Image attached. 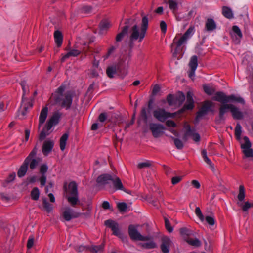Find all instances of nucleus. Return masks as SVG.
Instances as JSON below:
<instances>
[{
  "label": "nucleus",
  "instance_id": "obj_14",
  "mask_svg": "<svg viewBox=\"0 0 253 253\" xmlns=\"http://www.w3.org/2000/svg\"><path fill=\"white\" fill-rule=\"evenodd\" d=\"M213 103L210 101H206L197 113V118H199L205 115L208 111L211 110Z\"/></svg>",
  "mask_w": 253,
  "mask_h": 253
},
{
  "label": "nucleus",
  "instance_id": "obj_19",
  "mask_svg": "<svg viewBox=\"0 0 253 253\" xmlns=\"http://www.w3.org/2000/svg\"><path fill=\"white\" fill-rule=\"evenodd\" d=\"M171 243V240L167 237L164 238L162 240V244L161 246L162 251L164 253H169V247Z\"/></svg>",
  "mask_w": 253,
  "mask_h": 253
},
{
  "label": "nucleus",
  "instance_id": "obj_29",
  "mask_svg": "<svg viewBox=\"0 0 253 253\" xmlns=\"http://www.w3.org/2000/svg\"><path fill=\"white\" fill-rule=\"evenodd\" d=\"M228 102H238L241 104H244L245 103V101L243 98L240 97V96H236L235 95H231L228 96Z\"/></svg>",
  "mask_w": 253,
  "mask_h": 253
},
{
  "label": "nucleus",
  "instance_id": "obj_40",
  "mask_svg": "<svg viewBox=\"0 0 253 253\" xmlns=\"http://www.w3.org/2000/svg\"><path fill=\"white\" fill-rule=\"evenodd\" d=\"M186 241L190 245L195 247H199L201 244V242L197 238H187Z\"/></svg>",
  "mask_w": 253,
  "mask_h": 253
},
{
  "label": "nucleus",
  "instance_id": "obj_5",
  "mask_svg": "<svg viewBox=\"0 0 253 253\" xmlns=\"http://www.w3.org/2000/svg\"><path fill=\"white\" fill-rule=\"evenodd\" d=\"M60 118V115L59 113H55L47 121L44 128L41 132L39 135L40 140L44 139L46 136L49 134V131L53 126L58 124Z\"/></svg>",
  "mask_w": 253,
  "mask_h": 253
},
{
  "label": "nucleus",
  "instance_id": "obj_4",
  "mask_svg": "<svg viewBox=\"0 0 253 253\" xmlns=\"http://www.w3.org/2000/svg\"><path fill=\"white\" fill-rule=\"evenodd\" d=\"M195 33V28L193 26H190L185 33L182 36L177 34L173 39L172 45H176V50L183 44L187 43Z\"/></svg>",
  "mask_w": 253,
  "mask_h": 253
},
{
  "label": "nucleus",
  "instance_id": "obj_43",
  "mask_svg": "<svg viewBox=\"0 0 253 253\" xmlns=\"http://www.w3.org/2000/svg\"><path fill=\"white\" fill-rule=\"evenodd\" d=\"M40 192L38 188H34L31 191V198L34 200H37L39 198Z\"/></svg>",
  "mask_w": 253,
  "mask_h": 253
},
{
  "label": "nucleus",
  "instance_id": "obj_59",
  "mask_svg": "<svg viewBox=\"0 0 253 253\" xmlns=\"http://www.w3.org/2000/svg\"><path fill=\"white\" fill-rule=\"evenodd\" d=\"M48 169V167L46 164H43L41 166L40 168V172L44 174L46 173Z\"/></svg>",
  "mask_w": 253,
  "mask_h": 253
},
{
  "label": "nucleus",
  "instance_id": "obj_58",
  "mask_svg": "<svg viewBox=\"0 0 253 253\" xmlns=\"http://www.w3.org/2000/svg\"><path fill=\"white\" fill-rule=\"evenodd\" d=\"M34 238L33 236H30L29 239H28V242H27V248L28 249H30L32 248V247L34 245Z\"/></svg>",
  "mask_w": 253,
  "mask_h": 253
},
{
  "label": "nucleus",
  "instance_id": "obj_27",
  "mask_svg": "<svg viewBox=\"0 0 253 253\" xmlns=\"http://www.w3.org/2000/svg\"><path fill=\"white\" fill-rule=\"evenodd\" d=\"M232 105L233 104L224 103L220 106L219 109V117L220 118L223 117V115L229 109H230V111L231 110Z\"/></svg>",
  "mask_w": 253,
  "mask_h": 253
},
{
  "label": "nucleus",
  "instance_id": "obj_8",
  "mask_svg": "<svg viewBox=\"0 0 253 253\" xmlns=\"http://www.w3.org/2000/svg\"><path fill=\"white\" fill-rule=\"evenodd\" d=\"M154 117L161 122H165L167 119L174 117L173 114L166 111L162 108H158L153 111Z\"/></svg>",
  "mask_w": 253,
  "mask_h": 253
},
{
  "label": "nucleus",
  "instance_id": "obj_30",
  "mask_svg": "<svg viewBox=\"0 0 253 253\" xmlns=\"http://www.w3.org/2000/svg\"><path fill=\"white\" fill-rule=\"evenodd\" d=\"M55 42L58 47L60 46L63 42V37L61 33L59 31H56L54 34Z\"/></svg>",
  "mask_w": 253,
  "mask_h": 253
},
{
  "label": "nucleus",
  "instance_id": "obj_24",
  "mask_svg": "<svg viewBox=\"0 0 253 253\" xmlns=\"http://www.w3.org/2000/svg\"><path fill=\"white\" fill-rule=\"evenodd\" d=\"M48 114V108L47 107H44L41 110V113L40 114L39 117V128L41 127V126L45 122Z\"/></svg>",
  "mask_w": 253,
  "mask_h": 253
},
{
  "label": "nucleus",
  "instance_id": "obj_2",
  "mask_svg": "<svg viewBox=\"0 0 253 253\" xmlns=\"http://www.w3.org/2000/svg\"><path fill=\"white\" fill-rule=\"evenodd\" d=\"M148 27V18L146 16L142 17L141 26L139 28L137 25H135L132 28V32L130 35L131 40H139V42L142 41L145 36Z\"/></svg>",
  "mask_w": 253,
  "mask_h": 253
},
{
  "label": "nucleus",
  "instance_id": "obj_22",
  "mask_svg": "<svg viewBox=\"0 0 253 253\" xmlns=\"http://www.w3.org/2000/svg\"><path fill=\"white\" fill-rule=\"evenodd\" d=\"M194 107V101L193 99V93L190 91L187 93V99L184 106V109L191 110Z\"/></svg>",
  "mask_w": 253,
  "mask_h": 253
},
{
  "label": "nucleus",
  "instance_id": "obj_21",
  "mask_svg": "<svg viewBox=\"0 0 253 253\" xmlns=\"http://www.w3.org/2000/svg\"><path fill=\"white\" fill-rule=\"evenodd\" d=\"M214 100L221 102L222 104L228 102V96L222 92H217L213 97Z\"/></svg>",
  "mask_w": 253,
  "mask_h": 253
},
{
  "label": "nucleus",
  "instance_id": "obj_52",
  "mask_svg": "<svg viewBox=\"0 0 253 253\" xmlns=\"http://www.w3.org/2000/svg\"><path fill=\"white\" fill-rule=\"evenodd\" d=\"M16 177V174L15 172L11 173L9 174L8 176L5 179V182L6 183H9L13 181Z\"/></svg>",
  "mask_w": 253,
  "mask_h": 253
},
{
  "label": "nucleus",
  "instance_id": "obj_61",
  "mask_svg": "<svg viewBox=\"0 0 253 253\" xmlns=\"http://www.w3.org/2000/svg\"><path fill=\"white\" fill-rule=\"evenodd\" d=\"M166 125L169 127H175L176 126V124L172 120H168L166 122Z\"/></svg>",
  "mask_w": 253,
  "mask_h": 253
},
{
  "label": "nucleus",
  "instance_id": "obj_23",
  "mask_svg": "<svg viewBox=\"0 0 253 253\" xmlns=\"http://www.w3.org/2000/svg\"><path fill=\"white\" fill-rule=\"evenodd\" d=\"M231 113L235 119L241 120L243 118L244 115L243 112L234 105L232 106Z\"/></svg>",
  "mask_w": 253,
  "mask_h": 253
},
{
  "label": "nucleus",
  "instance_id": "obj_1",
  "mask_svg": "<svg viewBox=\"0 0 253 253\" xmlns=\"http://www.w3.org/2000/svg\"><path fill=\"white\" fill-rule=\"evenodd\" d=\"M65 88V85H61L55 92V95L56 96L55 98L56 102H60L61 106L67 110L70 109L72 104L73 93L68 91L63 94Z\"/></svg>",
  "mask_w": 253,
  "mask_h": 253
},
{
  "label": "nucleus",
  "instance_id": "obj_55",
  "mask_svg": "<svg viewBox=\"0 0 253 253\" xmlns=\"http://www.w3.org/2000/svg\"><path fill=\"white\" fill-rule=\"evenodd\" d=\"M165 226H166L167 230L170 233L172 232L173 231V228L170 225V222L169 221V220L165 218Z\"/></svg>",
  "mask_w": 253,
  "mask_h": 253
},
{
  "label": "nucleus",
  "instance_id": "obj_64",
  "mask_svg": "<svg viewBox=\"0 0 253 253\" xmlns=\"http://www.w3.org/2000/svg\"><path fill=\"white\" fill-rule=\"evenodd\" d=\"M192 137H193V140L196 142H198L200 140V136L199 134L198 133H193L192 134Z\"/></svg>",
  "mask_w": 253,
  "mask_h": 253
},
{
  "label": "nucleus",
  "instance_id": "obj_41",
  "mask_svg": "<svg viewBox=\"0 0 253 253\" xmlns=\"http://www.w3.org/2000/svg\"><path fill=\"white\" fill-rule=\"evenodd\" d=\"M176 104H178L179 105L181 104L185 99V96L183 93L181 91H179L177 92L176 97Z\"/></svg>",
  "mask_w": 253,
  "mask_h": 253
},
{
  "label": "nucleus",
  "instance_id": "obj_46",
  "mask_svg": "<svg viewBox=\"0 0 253 253\" xmlns=\"http://www.w3.org/2000/svg\"><path fill=\"white\" fill-rule=\"evenodd\" d=\"M151 166V163L149 161H145L144 162H140L138 164L137 167L139 169H143L144 168L150 167Z\"/></svg>",
  "mask_w": 253,
  "mask_h": 253
},
{
  "label": "nucleus",
  "instance_id": "obj_26",
  "mask_svg": "<svg viewBox=\"0 0 253 253\" xmlns=\"http://www.w3.org/2000/svg\"><path fill=\"white\" fill-rule=\"evenodd\" d=\"M149 237V240H145V241H147L146 243H141L139 244V245L145 249H153L156 247V244L151 240V237L148 236Z\"/></svg>",
  "mask_w": 253,
  "mask_h": 253
},
{
  "label": "nucleus",
  "instance_id": "obj_10",
  "mask_svg": "<svg viewBox=\"0 0 253 253\" xmlns=\"http://www.w3.org/2000/svg\"><path fill=\"white\" fill-rule=\"evenodd\" d=\"M244 142L241 143V148L243 150V152L245 156L247 158L253 157V151L251 148V143L249 140V139L247 137L245 136L243 138Z\"/></svg>",
  "mask_w": 253,
  "mask_h": 253
},
{
  "label": "nucleus",
  "instance_id": "obj_17",
  "mask_svg": "<svg viewBox=\"0 0 253 253\" xmlns=\"http://www.w3.org/2000/svg\"><path fill=\"white\" fill-rule=\"evenodd\" d=\"M63 215L64 218L66 221H70L73 218L77 217L79 216L78 213H75L72 209L69 208H66L63 212Z\"/></svg>",
  "mask_w": 253,
  "mask_h": 253
},
{
  "label": "nucleus",
  "instance_id": "obj_42",
  "mask_svg": "<svg viewBox=\"0 0 253 253\" xmlns=\"http://www.w3.org/2000/svg\"><path fill=\"white\" fill-rule=\"evenodd\" d=\"M107 74L110 78H113L116 73V67L115 66L109 67L107 69Z\"/></svg>",
  "mask_w": 253,
  "mask_h": 253
},
{
  "label": "nucleus",
  "instance_id": "obj_12",
  "mask_svg": "<svg viewBox=\"0 0 253 253\" xmlns=\"http://www.w3.org/2000/svg\"><path fill=\"white\" fill-rule=\"evenodd\" d=\"M20 85L23 90V99L21 106V108L23 109L25 112H26L29 109V108H31L32 107L33 104L31 102L28 101V105H27L24 99V96L26 94H27L29 91L28 85L26 83L25 81H22L20 83Z\"/></svg>",
  "mask_w": 253,
  "mask_h": 253
},
{
  "label": "nucleus",
  "instance_id": "obj_13",
  "mask_svg": "<svg viewBox=\"0 0 253 253\" xmlns=\"http://www.w3.org/2000/svg\"><path fill=\"white\" fill-rule=\"evenodd\" d=\"M231 36L236 43H239L242 38V33L241 30L237 26H233L232 30L230 32Z\"/></svg>",
  "mask_w": 253,
  "mask_h": 253
},
{
  "label": "nucleus",
  "instance_id": "obj_32",
  "mask_svg": "<svg viewBox=\"0 0 253 253\" xmlns=\"http://www.w3.org/2000/svg\"><path fill=\"white\" fill-rule=\"evenodd\" d=\"M222 14L225 17L228 19H231L233 17V12L231 9L228 7H223Z\"/></svg>",
  "mask_w": 253,
  "mask_h": 253
},
{
  "label": "nucleus",
  "instance_id": "obj_53",
  "mask_svg": "<svg viewBox=\"0 0 253 253\" xmlns=\"http://www.w3.org/2000/svg\"><path fill=\"white\" fill-rule=\"evenodd\" d=\"M172 138L174 139V144L177 149H181L183 147V144L182 142L177 138H174L172 137Z\"/></svg>",
  "mask_w": 253,
  "mask_h": 253
},
{
  "label": "nucleus",
  "instance_id": "obj_50",
  "mask_svg": "<svg viewBox=\"0 0 253 253\" xmlns=\"http://www.w3.org/2000/svg\"><path fill=\"white\" fill-rule=\"evenodd\" d=\"M176 99L173 95L169 94L167 96V101L169 105H173L176 104Z\"/></svg>",
  "mask_w": 253,
  "mask_h": 253
},
{
  "label": "nucleus",
  "instance_id": "obj_48",
  "mask_svg": "<svg viewBox=\"0 0 253 253\" xmlns=\"http://www.w3.org/2000/svg\"><path fill=\"white\" fill-rule=\"evenodd\" d=\"M43 206L45 210L48 212H50L52 211V206L49 204L46 199H44L43 201Z\"/></svg>",
  "mask_w": 253,
  "mask_h": 253
},
{
  "label": "nucleus",
  "instance_id": "obj_6",
  "mask_svg": "<svg viewBox=\"0 0 253 253\" xmlns=\"http://www.w3.org/2000/svg\"><path fill=\"white\" fill-rule=\"evenodd\" d=\"M37 153V149L34 148L30 153L29 156L25 159L23 164L20 167L17 175L19 177L24 176L26 173L28 169V165L32 158L34 157Z\"/></svg>",
  "mask_w": 253,
  "mask_h": 253
},
{
  "label": "nucleus",
  "instance_id": "obj_63",
  "mask_svg": "<svg viewBox=\"0 0 253 253\" xmlns=\"http://www.w3.org/2000/svg\"><path fill=\"white\" fill-rule=\"evenodd\" d=\"M46 181V177L44 174H42V176L40 178V183L42 186H44L45 184Z\"/></svg>",
  "mask_w": 253,
  "mask_h": 253
},
{
  "label": "nucleus",
  "instance_id": "obj_25",
  "mask_svg": "<svg viewBox=\"0 0 253 253\" xmlns=\"http://www.w3.org/2000/svg\"><path fill=\"white\" fill-rule=\"evenodd\" d=\"M216 28V24L214 20L211 18H208L205 23L206 30L208 32H211Z\"/></svg>",
  "mask_w": 253,
  "mask_h": 253
},
{
  "label": "nucleus",
  "instance_id": "obj_45",
  "mask_svg": "<svg viewBox=\"0 0 253 253\" xmlns=\"http://www.w3.org/2000/svg\"><path fill=\"white\" fill-rule=\"evenodd\" d=\"M203 88H204V91L208 95H211L215 91V89L213 88H212L208 85H204Z\"/></svg>",
  "mask_w": 253,
  "mask_h": 253
},
{
  "label": "nucleus",
  "instance_id": "obj_49",
  "mask_svg": "<svg viewBox=\"0 0 253 253\" xmlns=\"http://www.w3.org/2000/svg\"><path fill=\"white\" fill-rule=\"evenodd\" d=\"M242 133V127L241 125L238 124L235 127V135L238 139H239Z\"/></svg>",
  "mask_w": 253,
  "mask_h": 253
},
{
  "label": "nucleus",
  "instance_id": "obj_62",
  "mask_svg": "<svg viewBox=\"0 0 253 253\" xmlns=\"http://www.w3.org/2000/svg\"><path fill=\"white\" fill-rule=\"evenodd\" d=\"M192 185L196 188L199 189L200 187V184L198 181L193 180L191 181Z\"/></svg>",
  "mask_w": 253,
  "mask_h": 253
},
{
  "label": "nucleus",
  "instance_id": "obj_15",
  "mask_svg": "<svg viewBox=\"0 0 253 253\" xmlns=\"http://www.w3.org/2000/svg\"><path fill=\"white\" fill-rule=\"evenodd\" d=\"M105 225L111 229L114 235L119 237L121 236V234L117 223L112 220H107L105 221Z\"/></svg>",
  "mask_w": 253,
  "mask_h": 253
},
{
  "label": "nucleus",
  "instance_id": "obj_39",
  "mask_svg": "<svg viewBox=\"0 0 253 253\" xmlns=\"http://www.w3.org/2000/svg\"><path fill=\"white\" fill-rule=\"evenodd\" d=\"M189 65L191 69L196 70L198 66V59L196 56L194 55L191 57Z\"/></svg>",
  "mask_w": 253,
  "mask_h": 253
},
{
  "label": "nucleus",
  "instance_id": "obj_9",
  "mask_svg": "<svg viewBox=\"0 0 253 253\" xmlns=\"http://www.w3.org/2000/svg\"><path fill=\"white\" fill-rule=\"evenodd\" d=\"M195 214L202 222L205 221L210 226H213L215 223L214 216L208 215L205 217L199 207H197L195 209Z\"/></svg>",
  "mask_w": 253,
  "mask_h": 253
},
{
  "label": "nucleus",
  "instance_id": "obj_18",
  "mask_svg": "<svg viewBox=\"0 0 253 253\" xmlns=\"http://www.w3.org/2000/svg\"><path fill=\"white\" fill-rule=\"evenodd\" d=\"M54 146V142L52 140H47L44 141L42 151L44 155H47L52 150Z\"/></svg>",
  "mask_w": 253,
  "mask_h": 253
},
{
  "label": "nucleus",
  "instance_id": "obj_7",
  "mask_svg": "<svg viewBox=\"0 0 253 253\" xmlns=\"http://www.w3.org/2000/svg\"><path fill=\"white\" fill-rule=\"evenodd\" d=\"M138 226L131 225L128 227V233L130 237L134 240L145 241L149 240V237L141 235L137 230Z\"/></svg>",
  "mask_w": 253,
  "mask_h": 253
},
{
  "label": "nucleus",
  "instance_id": "obj_51",
  "mask_svg": "<svg viewBox=\"0 0 253 253\" xmlns=\"http://www.w3.org/2000/svg\"><path fill=\"white\" fill-rule=\"evenodd\" d=\"M33 158V157L31 158L30 161V168L32 169H34L39 163V160L38 159Z\"/></svg>",
  "mask_w": 253,
  "mask_h": 253
},
{
  "label": "nucleus",
  "instance_id": "obj_57",
  "mask_svg": "<svg viewBox=\"0 0 253 253\" xmlns=\"http://www.w3.org/2000/svg\"><path fill=\"white\" fill-rule=\"evenodd\" d=\"M160 28L163 33H166L167 31V24L164 21H161L160 24Z\"/></svg>",
  "mask_w": 253,
  "mask_h": 253
},
{
  "label": "nucleus",
  "instance_id": "obj_56",
  "mask_svg": "<svg viewBox=\"0 0 253 253\" xmlns=\"http://www.w3.org/2000/svg\"><path fill=\"white\" fill-rule=\"evenodd\" d=\"M182 176H175L172 178L171 182L173 185H175L179 182L182 179Z\"/></svg>",
  "mask_w": 253,
  "mask_h": 253
},
{
  "label": "nucleus",
  "instance_id": "obj_3",
  "mask_svg": "<svg viewBox=\"0 0 253 253\" xmlns=\"http://www.w3.org/2000/svg\"><path fill=\"white\" fill-rule=\"evenodd\" d=\"M65 195L69 203L72 206L80 203L78 187L76 182H71L67 187L64 185Z\"/></svg>",
  "mask_w": 253,
  "mask_h": 253
},
{
  "label": "nucleus",
  "instance_id": "obj_38",
  "mask_svg": "<svg viewBox=\"0 0 253 253\" xmlns=\"http://www.w3.org/2000/svg\"><path fill=\"white\" fill-rule=\"evenodd\" d=\"M237 205L241 207L244 211H247L248 210L253 206V204L250 203L249 202H246L243 204V202H237Z\"/></svg>",
  "mask_w": 253,
  "mask_h": 253
},
{
  "label": "nucleus",
  "instance_id": "obj_47",
  "mask_svg": "<svg viewBox=\"0 0 253 253\" xmlns=\"http://www.w3.org/2000/svg\"><path fill=\"white\" fill-rule=\"evenodd\" d=\"M111 26L110 23L106 20L102 21L100 24V28L102 30H104L108 28H109Z\"/></svg>",
  "mask_w": 253,
  "mask_h": 253
},
{
  "label": "nucleus",
  "instance_id": "obj_44",
  "mask_svg": "<svg viewBox=\"0 0 253 253\" xmlns=\"http://www.w3.org/2000/svg\"><path fill=\"white\" fill-rule=\"evenodd\" d=\"M180 231L181 236H182L184 238H186L191 234V231L186 228H182L180 229Z\"/></svg>",
  "mask_w": 253,
  "mask_h": 253
},
{
  "label": "nucleus",
  "instance_id": "obj_28",
  "mask_svg": "<svg viewBox=\"0 0 253 253\" xmlns=\"http://www.w3.org/2000/svg\"><path fill=\"white\" fill-rule=\"evenodd\" d=\"M80 53V51L77 49H73L69 52H68L67 53L63 55L61 58V61L64 62L67 59V58H69L71 56H77L78 55H79Z\"/></svg>",
  "mask_w": 253,
  "mask_h": 253
},
{
  "label": "nucleus",
  "instance_id": "obj_54",
  "mask_svg": "<svg viewBox=\"0 0 253 253\" xmlns=\"http://www.w3.org/2000/svg\"><path fill=\"white\" fill-rule=\"evenodd\" d=\"M117 207L120 211H124L127 209V205L124 202L118 203L117 204Z\"/></svg>",
  "mask_w": 253,
  "mask_h": 253
},
{
  "label": "nucleus",
  "instance_id": "obj_34",
  "mask_svg": "<svg viewBox=\"0 0 253 253\" xmlns=\"http://www.w3.org/2000/svg\"><path fill=\"white\" fill-rule=\"evenodd\" d=\"M68 139V134L67 133L64 134L60 138V148L62 151H64L65 150Z\"/></svg>",
  "mask_w": 253,
  "mask_h": 253
},
{
  "label": "nucleus",
  "instance_id": "obj_37",
  "mask_svg": "<svg viewBox=\"0 0 253 253\" xmlns=\"http://www.w3.org/2000/svg\"><path fill=\"white\" fill-rule=\"evenodd\" d=\"M169 7L173 13L175 12L178 9L177 0H168Z\"/></svg>",
  "mask_w": 253,
  "mask_h": 253
},
{
  "label": "nucleus",
  "instance_id": "obj_11",
  "mask_svg": "<svg viewBox=\"0 0 253 253\" xmlns=\"http://www.w3.org/2000/svg\"><path fill=\"white\" fill-rule=\"evenodd\" d=\"M149 128L153 136L156 138L163 134L165 129V127L162 125L154 123L150 124Z\"/></svg>",
  "mask_w": 253,
  "mask_h": 253
},
{
  "label": "nucleus",
  "instance_id": "obj_20",
  "mask_svg": "<svg viewBox=\"0 0 253 253\" xmlns=\"http://www.w3.org/2000/svg\"><path fill=\"white\" fill-rule=\"evenodd\" d=\"M112 180H113L112 176L109 174L101 175L97 179L98 184L101 185L107 184Z\"/></svg>",
  "mask_w": 253,
  "mask_h": 253
},
{
  "label": "nucleus",
  "instance_id": "obj_33",
  "mask_svg": "<svg viewBox=\"0 0 253 253\" xmlns=\"http://www.w3.org/2000/svg\"><path fill=\"white\" fill-rule=\"evenodd\" d=\"M104 244H101L99 246H93L90 248V251L93 253H103Z\"/></svg>",
  "mask_w": 253,
  "mask_h": 253
},
{
  "label": "nucleus",
  "instance_id": "obj_31",
  "mask_svg": "<svg viewBox=\"0 0 253 253\" xmlns=\"http://www.w3.org/2000/svg\"><path fill=\"white\" fill-rule=\"evenodd\" d=\"M202 155L205 162L209 165L210 168L212 170L214 171L215 169L214 166L211 161L208 158L207 156V152L205 150H203L202 152Z\"/></svg>",
  "mask_w": 253,
  "mask_h": 253
},
{
  "label": "nucleus",
  "instance_id": "obj_35",
  "mask_svg": "<svg viewBox=\"0 0 253 253\" xmlns=\"http://www.w3.org/2000/svg\"><path fill=\"white\" fill-rule=\"evenodd\" d=\"M245 197V188L243 185H241L239 186V193L238 194V202H242Z\"/></svg>",
  "mask_w": 253,
  "mask_h": 253
},
{
  "label": "nucleus",
  "instance_id": "obj_36",
  "mask_svg": "<svg viewBox=\"0 0 253 253\" xmlns=\"http://www.w3.org/2000/svg\"><path fill=\"white\" fill-rule=\"evenodd\" d=\"M112 181H113V185L116 190L125 191L123 184L121 180L118 177H116L115 179Z\"/></svg>",
  "mask_w": 253,
  "mask_h": 253
},
{
  "label": "nucleus",
  "instance_id": "obj_16",
  "mask_svg": "<svg viewBox=\"0 0 253 253\" xmlns=\"http://www.w3.org/2000/svg\"><path fill=\"white\" fill-rule=\"evenodd\" d=\"M134 20L133 19H128L126 22V25L124 27L122 32L118 34L116 38V40L117 42H119L122 40V38L124 36L127 34L128 29H129V25L132 24L134 23Z\"/></svg>",
  "mask_w": 253,
  "mask_h": 253
},
{
  "label": "nucleus",
  "instance_id": "obj_60",
  "mask_svg": "<svg viewBox=\"0 0 253 253\" xmlns=\"http://www.w3.org/2000/svg\"><path fill=\"white\" fill-rule=\"evenodd\" d=\"M106 118L107 115L105 113H101L98 117V120L102 123L104 122L106 120Z\"/></svg>",
  "mask_w": 253,
  "mask_h": 253
}]
</instances>
